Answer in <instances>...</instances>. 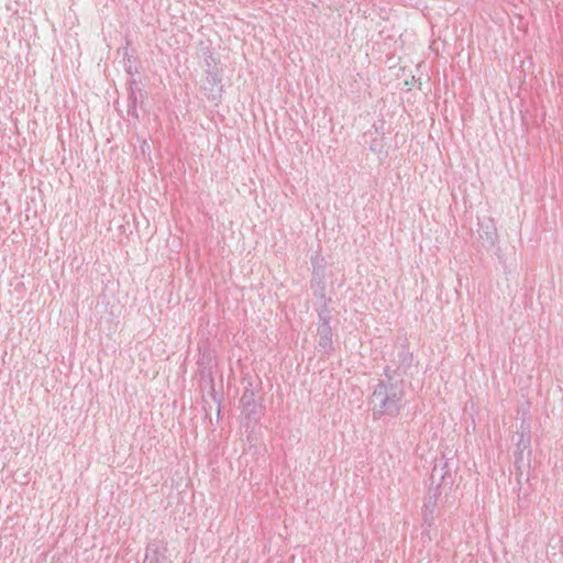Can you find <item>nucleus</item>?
<instances>
[{"label": "nucleus", "instance_id": "f257e3e1", "mask_svg": "<svg viewBox=\"0 0 563 563\" xmlns=\"http://www.w3.org/2000/svg\"><path fill=\"white\" fill-rule=\"evenodd\" d=\"M404 389L391 382L379 380L371 398L374 419L396 417L400 412Z\"/></svg>", "mask_w": 563, "mask_h": 563}, {"label": "nucleus", "instance_id": "f03ea898", "mask_svg": "<svg viewBox=\"0 0 563 563\" xmlns=\"http://www.w3.org/2000/svg\"><path fill=\"white\" fill-rule=\"evenodd\" d=\"M318 345L321 349L322 353L325 355H331L334 352V344H333V332L332 328L330 325L329 320H324L319 327H318Z\"/></svg>", "mask_w": 563, "mask_h": 563}, {"label": "nucleus", "instance_id": "7ed1b4c3", "mask_svg": "<svg viewBox=\"0 0 563 563\" xmlns=\"http://www.w3.org/2000/svg\"><path fill=\"white\" fill-rule=\"evenodd\" d=\"M242 413L249 419H254L258 412V405L256 402L255 393L252 388H245L241 399Z\"/></svg>", "mask_w": 563, "mask_h": 563}, {"label": "nucleus", "instance_id": "20e7f679", "mask_svg": "<svg viewBox=\"0 0 563 563\" xmlns=\"http://www.w3.org/2000/svg\"><path fill=\"white\" fill-rule=\"evenodd\" d=\"M167 548L165 545L152 544L146 548L144 563H166Z\"/></svg>", "mask_w": 563, "mask_h": 563}, {"label": "nucleus", "instance_id": "39448f33", "mask_svg": "<svg viewBox=\"0 0 563 563\" xmlns=\"http://www.w3.org/2000/svg\"><path fill=\"white\" fill-rule=\"evenodd\" d=\"M439 495H440V486H437L434 488L433 496L429 498V500L423 505V508H422L423 520L429 526H431L432 521H433L434 508L437 506V499H438Z\"/></svg>", "mask_w": 563, "mask_h": 563}, {"label": "nucleus", "instance_id": "423d86ee", "mask_svg": "<svg viewBox=\"0 0 563 563\" xmlns=\"http://www.w3.org/2000/svg\"><path fill=\"white\" fill-rule=\"evenodd\" d=\"M530 443H531V438H530V432L527 430V431H521L520 434H519V440L517 442V459L521 460L522 459V453L525 450L529 449L530 446Z\"/></svg>", "mask_w": 563, "mask_h": 563}, {"label": "nucleus", "instance_id": "0eeeda50", "mask_svg": "<svg viewBox=\"0 0 563 563\" xmlns=\"http://www.w3.org/2000/svg\"><path fill=\"white\" fill-rule=\"evenodd\" d=\"M487 235H488V236H487V239L493 240V235H495V231H494V232H492V233H487Z\"/></svg>", "mask_w": 563, "mask_h": 563}]
</instances>
